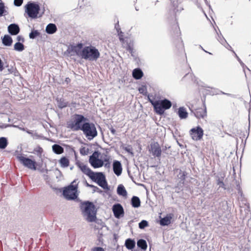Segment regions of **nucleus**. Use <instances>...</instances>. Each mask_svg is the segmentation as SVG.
Returning <instances> with one entry per match:
<instances>
[{
	"label": "nucleus",
	"instance_id": "f257e3e1",
	"mask_svg": "<svg viewBox=\"0 0 251 251\" xmlns=\"http://www.w3.org/2000/svg\"><path fill=\"white\" fill-rule=\"evenodd\" d=\"M67 126L73 131H82L85 137L89 141L98 135L95 125L89 122L87 118L81 114H74L73 119L67 122Z\"/></svg>",
	"mask_w": 251,
	"mask_h": 251
},
{
	"label": "nucleus",
	"instance_id": "f03ea898",
	"mask_svg": "<svg viewBox=\"0 0 251 251\" xmlns=\"http://www.w3.org/2000/svg\"><path fill=\"white\" fill-rule=\"evenodd\" d=\"M80 208L82 215L85 217L87 221L93 222L96 220L97 210L93 202L90 201H83L81 203Z\"/></svg>",
	"mask_w": 251,
	"mask_h": 251
},
{
	"label": "nucleus",
	"instance_id": "7ed1b4c3",
	"mask_svg": "<svg viewBox=\"0 0 251 251\" xmlns=\"http://www.w3.org/2000/svg\"><path fill=\"white\" fill-rule=\"evenodd\" d=\"M81 58L90 61H96L100 56L99 50L92 46H85L81 50Z\"/></svg>",
	"mask_w": 251,
	"mask_h": 251
},
{
	"label": "nucleus",
	"instance_id": "20e7f679",
	"mask_svg": "<svg viewBox=\"0 0 251 251\" xmlns=\"http://www.w3.org/2000/svg\"><path fill=\"white\" fill-rule=\"evenodd\" d=\"M77 179H75L69 186L64 187L62 195L67 200H75L78 197L77 194L78 184L76 183Z\"/></svg>",
	"mask_w": 251,
	"mask_h": 251
},
{
	"label": "nucleus",
	"instance_id": "39448f33",
	"mask_svg": "<svg viewBox=\"0 0 251 251\" xmlns=\"http://www.w3.org/2000/svg\"><path fill=\"white\" fill-rule=\"evenodd\" d=\"M172 105L171 101L165 98L161 100H156L153 109L156 114L162 115L164 113L166 110L171 107Z\"/></svg>",
	"mask_w": 251,
	"mask_h": 251
},
{
	"label": "nucleus",
	"instance_id": "423d86ee",
	"mask_svg": "<svg viewBox=\"0 0 251 251\" xmlns=\"http://www.w3.org/2000/svg\"><path fill=\"white\" fill-rule=\"evenodd\" d=\"M25 12L29 18L36 19L40 10V7L39 4L34 1H29L25 6Z\"/></svg>",
	"mask_w": 251,
	"mask_h": 251
},
{
	"label": "nucleus",
	"instance_id": "0eeeda50",
	"mask_svg": "<svg viewBox=\"0 0 251 251\" xmlns=\"http://www.w3.org/2000/svg\"><path fill=\"white\" fill-rule=\"evenodd\" d=\"M100 154V153L99 151H95L89 156V162L91 166L95 169L100 168L104 165L103 160L99 158Z\"/></svg>",
	"mask_w": 251,
	"mask_h": 251
},
{
	"label": "nucleus",
	"instance_id": "6e6552de",
	"mask_svg": "<svg viewBox=\"0 0 251 251\" xmlns=\"http://www.w3.org/2000/svg\"><path fill=\"white\" fill-rule=\"evenodd\" d=\"M17 158L25 167L33 170H36V162L35 160L22 155H18Z\"/></svg>",
	"mask_w": 251,
	"mask_h": 251
},
{
	"label": "nucleus",
	"instance_id": "1a4fd4ad",
	"mask_svg": "<svg viewBox=\"0 0 251 251\" xmlns=\"http://www.w3.org/2000/svg\"><path fill=\"white\" fill-rule=\"evenodd\" d=\"M189 132L193 140L195 141L201 140L203 135V130L199 126L191 128Z\"/></svg>",
	"mask_w": 251,
	"mask_h": 251
},
{
	"label": "nucleus",
	"instance_id": "9d476101",
	"mask_svg": "<svg viewBox=\"0 0 251 251\" xmlns=\"http://www.w3.org/2000/svg\"><path fill=\"white\" fill-rule=\"evenodd\" d=\"M112 211L114 216L120 219L124 215V210L123 206L120 203H116L112 206Z\"/></svg>",
	"mask_w": 251,
	"mask_h": 251
},
{
	"label": "nucleus",
	"instance_id": "9b49d317",
	"mask_svg": "<svg viewBox=\"0 0 251 251\" xmlns=\"http://www.w3.org/2000/svg\"><path fill=\"white\" fill-rule=\"evenodd\" d=\"M150 152L152 155L157 158L161 156L162 150L157 142H154L151 144Z\"/></svg>",
	"mask_w": 251,
	"mask_h": 251
},
{
	"label": "nucleus",
	"instance_id": "f8f14e48",
	"mask_svg": "<svg viewBox=\"0 0 251 251\" xmlns=\"http://www.w3.org/2000/svg\"><path fill=\"white\" fill-rule=\"evenodd\" d=\"M83 44L82 43H78L76 45H71L69 49L71 52H73L75 54L81 57V50L83 48Z\"/></svg>",
	"mask_w": 251,
	"mask_h": 251
},
{
	"label": "nucleus",
	"instance_id": "ddd939ff",
	"mask_svg": "<svg viewBox=\"0 0 251 251\" xmlns=\"http://www.w3.org/2000/svg\"><path fill=\"white\" fill-rule=\"evenodd\" d=\"M75 164L83 174L90 176L93 171L86 165L79 161H77Z\"/></svg>",
	"mask_w": 251,
	"mask_h": 251
},
{
	"label": "nucleus",
	"instance_id": "4468645a",
	"mask_svg": "<svg viewBox=\"0 0 251 251\" xmlns=\"http://www.w3.org/2000/svg\"><path fill=\"white\" fill-rule=\"evenodd\" d=\"M191 112L197 119L204 118L206 116V109L204 108H199L195 110L191 109Z\"/></svg>",
	"mask_w": 251,
	"mask_h": 251
},
{
	"label": "nucleus",
	"instance_id": "2eb2a0df",
	"mask_svg": "<svg viewBox=\"0 0 251 251\" xmlns=\"http://www.w3.org/2000/svg\"><path fill=\"white\" fill-rule=\"evenodd\" d=\"M175 171L176 173H178L177 175V178L179 180L178 185H183L187 174V173L178 169H176Z\"/></svg>",
	"mask_w": 251,
	"mask_h": 251
},
{
	"label": "nucleus",
	"instance_id": "dca6fc26",
	"mask_svg": "<svg viewBox=\"0 0 251 251\" xmlns=\"http://www.w3.org/2000/svg\"><path fill=\"white\" fill-rule=\"evenodd\" d=\"M105 177L104 174L102 172H92L89 178L94 182L97 183Z\"/></svg>",
	"mask_w": 251,
	"mask_h": 251
},
{
	"label": "nucleus",
	"instance_id": "f3484780",
	"mask_svg": "<svg viewBox=\"0 0 251 251\" xmlns=\"http://www.w3.org/2000/svg\"><path fill=\"white\" fill-rule=\"evenodd\" d=\"M113 170L114 174L117 176H120L122 173V166L120 161L118 160H114L113 163Z\"/></svg>",
	"mask_w": 251,
	"mask_h": 251
},
{
	"label": "nucleus",
	"instance_id": "a211bd4d",
	"mask_svg": "<svg viewBox=\"0 0 251 251\" xmlns=\"http://www.w3.org/2000/svg\"><path fill=\"white\" fill-rule=\"evenodd\" d=\"M9 33L11 35H17L20 31V28L18 24H11L7 27Z\"/></svg>",
	"mask_w": 251,
	"mask_h": 251
},
{
	"label": "nucleus",
	"instance_id": "6ab92c4d",
	"mask_svg": "<svg viewBox=\"0 0 251 251\" xmlns=\"http://www.w3.org/2000/svg\"><path fill=\"white\" fill-rule=\"evenodd\" d=\"M225 176V175L221 173L218 174L215 176L217 184L219 186V188L221 187L224 190L226 189L225 184L223 181Z\"/></svg>",
	"mask_w": 251,
	"mask_h": 251
},
{
	"label": "nucleus",
	"instance_id": "aec40b11",
	"mask_svg": "<svg viewBox=\"0 0 251 251\" xmlns=\"http://www.w3.org/2000/svg\"><path fill=\"white\" fill-rule=\"evenodd\" d=\"M173 218L172 214H167L164 218H161L159 221V224L162 226H168L171 223V219Z\"/></svg>",
	"mask_w": 251,
	"mask_h": 251
},
{
	"label": "nucleus",
	"instance_id": "412c9836",
	"mask_svg": "<svg viewBox=\"0 0 251 251\" xmlns=\"http://www.w3.org/2000/svg\"><path fill=\"white\" fill-rule=\"evenodd\" d=\"M1 41L2 44L7 47L11 46L13 43L12 37L8 34L4 35L3 37H2Z\"/></svg>",
	"mask_w": 251,
	"mask_h": 251
},
{
	"label": "nucleus",
	"instance_id": "4be33fe9",
	"mask_svg": "<svg viewBox=\"0 0 251 251\" xmlns=\"http://www.w3.org/2000/svg\"><path fill=\"white\" fill-rule=\"evenodd\" d=\"M57 28L55 24H49L46 27V32L49 34H52L56 32Z\"/></svg>",
	"mask_w": 251,
	"mask_h": 251
},
{
	"label": "nucleus",
	"instance_id": "5701e85b",
	"mask_svg": "<svg viewBox=\"0 0 251 251\" xmlns=\"http://www.w3.org/2000/svg\"><path fill=\"white\" fill-rule=\"evenodd\" d=\"M143 75L144 74L143 71L139 68H135L132 71V76L136 80L141 79L143 77Z\"/></svg>",
	"mask_w": 251,
	"mask_h": 251
},
{
	"label": "nucleus",
	"instance_id": "b1692460",
	"mask_svg": "<svg viewBox=\"0 0 251 251\" xmlns=\"http://www.w3.org/2000/svg\"><path fill=\"white\" fill-rule=\"evenodd\" d=\"M177 115L180 119H185L188 117V113L184 107H180L178 109Z\"/></svg>",
	"mask_w": 251,
	"mask_h": 251
},
{
	"label": "nucleus",
	"instance_id": "393cba45",
	"mask_svg": "<svg viewBox=\"0 0 251 251\" xmlns=\"http://www.w3.org/2000/svg\"><path fill=\"white\" fill-rule=\"evenodd\" d=\"M57 104L59 108L62 109L68 105V102L63 98L57 97L56 99Z\"/></svg>",
	"mask_w": 251,
	"mask_h": 251
},
{
	"label": "nucleus",
	"instance_id": "a878e982",
	"mask_svg": "<svg viewBox=\"0 0 251 251\" xmlns=\"http://www.w3.org/2000/svg\"><path fill=\"white\" fill-rule=\"evenodd\" d=\"M117 193L118 195L123 197H126L127 195V191L123 184H119L118 186Z\"/></svg>",
	"mask_w": 251,
	"mask_h": 251
},
{
	"label": "nucleus",
	"instance_id": "bb28decb",
	"mask_svg": "<svg viewBox=\"0 0 251 251\" xmlns=\"http://www.w3.org/2000/svg\"><path fill=\"white\" fill-rule=\"evenodd\" d=\"M135 241L134 239L127 238L126 240L125 246L129 250H132L135 247Z\"/></svg>",
	"mask_w": 251,
	"mask_h": 251
},
{
	"label": "nucleus",
	"instance_id": "cd10ccee",
	"mask_svg": "<svg viewBox=\"0 0 251 251\" xmlns=\"http://www.w3.org/2000/svg\"><path fill=\"white\" fill-rule=\"evenodd\" d=\"M131 204L134 208H138L141 205V201L139 198L137 196H134L131 199Z\"/></svg>",
	"mask_w": 251,
	"mask_h": 251
},
{
	"label": "nucleus",
	"instance_id": "c85d7f7f",
	"mask_svg": "<svg viewBox=\"0 0 251 251\" xmlns=\"http://www.w3.org/2000/svg\"><path fill=\"white\" fill-rule=\"evenodd\" d=\"M52 150L54 153L60 154L64 152V148L58 144H54L52 146Z\"/></svg>",
	"mask_w": 251,
	"mask_h": 251
},
{
	"label": "nucleus",
	"instance_id": "c756f323",
	"mask_svg": "<svg viewBox=\"0 0 251 251\" xmlns=\"http://www.w3.org/2000/svg\"><path fill=\"white\" fill-rule=\"evenodd\" d=\"M137 245L138 248L143 250H146L148 247L146 240L143 239H140L137 241Z\"/></svg>",
	"mask_w": 251,
	"mask_h": 251
},
{
	"label": "nucleus",
	"instance_id": "7c9ffc66",
	"mask_svg": "<svg viewBox=\"0 0 251 251\" xmlns=\"http://www.w3.org/2000/svg\"><path fill=\"white\" fill-rule=\"evenodd\" d=\"M60 165L63 168H66L69 165V160L65 156L62 157L59 160Z\"/></svg>",
	"mask_w": 251,
	"mask_h": 251
},
{
	"label": "nucleus",
	"instance_id": "2f4dec72",
	"mask_svg": "<svg viewBox=\"0 0 251 251\" xmlns=\"http://www.w3.org/2000/svg\"><path fill=\"white\" fill-rule=\"evenodd\" d=\"M14 50L18 51H22L25 50L24 45L21 42H16L14 45Z\"/></svg>",
	"mask_w": 251,
	"mask_h": 251
},
{
	"label": "nucleus",
	"instance_id": "473e14b6",
	"mask_svg": "<svg viewBox=\"0 0 251 251\" xmlns=\"http://www.w3.org/2000/svg\"><path fill=\"white\" fill-rule=\"evenodd\" d=\"M100 186L102 187L103 189L105 190H109V187L106 179V178H104L101 180L97 182V183Z\"/></svg>",
	"mask_w": 251,
	"mask_h": 251
},
{
	"label": "nucleus",
	"instance_id": "72a5a7b5",
	"mask_svg": "<svg viewBox=\"0 0 251 251\" xmlns=\"http://www.w3.org/2000/svg\"><path fill=\"white\" fill-rule=\"evenodd\" d=\"M8 145V141L6 137L0 138V149L3 150L6 148Z\"/></svg>",
	"mask_w": 251,
	"mask_h": 251
},
{
	"label": "nucleus",
	"instance_id": "f704fd0d",
	"mask_svg": "<svg viewBox=\"0 0 251 251\" xmlns=\"http://www.w3.org/2000/svg\"><path fill=\"white\" fill-rule=\"evenodd\" d=\"M8 14L7 10L5 9L4 3L0 1V17L6 15Z\"/></svg>",
	"mask_w": 251,
	"mask_h": 251
},
{
	"label": "nucleus",
	"instance_id": "c9c22d12",
	"mask_svg": "<svg viewBox=\"0 0 251 251\" xmlns=\"http://www.w3.org/2000/svg\"><path fill=\"white\" fill-rule=\"evenodd\" d=\"M39 35L40 32L37 30L33 29L29 33V37L30 39H34L39 36Z\"/></svg>",
	"mask_w": 251,
	"mask_h": 251
},
{
	"label": "nucleus",
	"instance_id": "e433bc0d",
	"mask_svg": "<svg viewBox=\"0 0 251 251\" xmlns=\"http://www.w3.org/2000/svg\"><path fill=\"white\" fill-rule=\"evenodd\" d=\"M218 37L217 38L218 40L221 43V44L224 45V44H226L230 48L231 47L229 46V45L226 42L225 39L222 36V34L220 33V35L218 34Z\"/></svg>",
	"mask_w": 251,
	"mask_h": 251
},
{
	"label": "nucleus",
	"instance_id": "4c0bfd02",
	"mask_svg": "<svg viewBox=\"0 0 251 251\" xmlns=\"http://www.w3.org/2000/svg\"><path fill=\"white\" fill-rule=\"evenodd\" d=\"M148 226V222L146 220H143L139 223V228L141 229H144Z\"/></svg>",
	"mask_w": 251,
	"mask_h": 251
},
{
	"label": "nucleus",
	"instance_id": "58836bf2",
	"mask_svg": "<svg viewBox=\"0 0 251 251\" xmlns=\"http://www.w3.org/2000/svg\"><path fill=\"white\" fill-rule=\"evenodd\" d=\"M89 150L85 147H81L79 150L80 153L82 155H86L89 153Z\"/></svg>",
	"mask_w": 251,
	"mask_h": 251
},
{
	"label": "nucleus",
	"instance_id": "ea45409f",
	"mask_svg": "<svg viewBox=\"0 0 251 251\" xmlns=\"http://www.w3.org/2000/svg\"><path fill=\"white\" fill-rule=\"evenodd\" d=\"M211 88L212 89V88ZM213 89L214 90V91L212 92V95H218L220 94H222L226 95L227 96H231V95L230 94L225 93L218 89L213 88Z\"/></svg>",
	"mask_w": 251,
	"mask_h": 251
},
{
	"label": "nucleus",
	"instance_id": "a19ab883",
	"mask_svg": "<svg viewBox=\"0 0 251 251\" xmlns=\"http://www.w3.org/2000/svg\"><path fill=\"white\" fill-rule=\"evenodd\" d=\"M124 150L126 151L127 152L133 155V153L132 152V148L130 146H127L126 147H123Z\"/></svg>",
	"mask_w": 251,
	"mask_h": 251
},
{
	"label": "nucleus",
	"instance_id": "79ce46f5",
	"mask_svg": "<svg viewBox=\"0 0 251 251\" xmlns=\"http://www.w3.org/2000/svg\"><path fill=\"white\" fill-rule=\"evenodd\" d=\"M34 151L36 152L38 156H41L43 152V149L40 146H38L34 149Z\"/></svg>",
	"mask_w": 251,
	"mask_h": 251
},
{
	"label": "nucleus",
	"instance_id": "37998d69",
	"mask_svg": "<svg viewBox=\"0 0 251 251\" xmlns=\"http://www.w3.org/2000/svg\"><path fill=\"white\" fill-rule=\"evenodd\" d=\"M104 165L105 168L109 169L110 168V163L109 161V159L107 158H105L104 160Z\"/></svg>",
	"mask_w": 251,
	"mask_h": 251
},
{
	"label": "nucleus",
	"instance_id": "c03bdc74",
	"mask_svg": "<svg viewBox=\"0 0 251 251\" xmlns=\"http://www.w3.org/2000/svg\"><path fill=\"white\" fill-rule=\"evenodd\" d=\"M126 50L131 54L132 56H134V52L133 51V48L132 46H131L130 45H128L126 47Z\"/></svg>",
	"mask_w": 251,
	"mask_h": 251
},
{
	"label": "nucleus",
	"instance_id": "a18cd8bd",
	"mask_svg": "<svg viewBox=\"0 0 251 251\" xmlns=\"http://www.w3.org/2000/svg\"><path fill=\"white\" fill-rule=\"evenodd\" d=\"M23 2V0H14V4L15 6H20Z\"/></svg>",
	"mask_w": 251,
	"mask_h": 251
},
{
	"label": "nucleus",
	"instance_id": "49530a36",
	"mask_svg": "<svg viewBox=\"0 0 251 251\" xmlns=\"http://www.w3.org/2000/svg\"><path fill=\"white\" fill-rule=\"evenodd\" d=\"M91 251H105L104 249L101 247H96L92 249Z\"/></svg>",
	"mask_w": 251,
	"mask_h": 251
},
{
	"label": "nucleus",
	"instance_id": "de8ad7c7",
	"mask_svg": "<svg viewBox=\"0 0 251 251\" xmlns=\"http://www.w3.org/2000/svg\"><path fill=\"white\" fill-rule=\"evenodd\" d=\"M17 40H18L17 42H24L25 41L24 38L21 35H19L17 37Z\"/></svg>",
	"mask_w": 251,
	"mask_h": 251
},
{
	"label": "nucleus",
	"instance_id": "09e8293b",
	"mask_svg": "<svg viewBox=\"0 0 251 251\" xmlns=\"http://www.w3.org/2000/svg\"><path fill=\"white\" fill-rule=\"evenodd\" d=\"M148 100L152 105L153 107H154V103L156 102V100H154L152 99H151L149 97H148Z\"/></svg>",
	"mask_w": 251,
	"mask_h": 251
},
{
	"label": "nucleus",
	"instance_id": "8fccbe9b",
	"mask_svg": "<svg viewBox=\"0 0 251 251\" xmlns=\"http://www.w3.org/2000/svg\"><path fill=\"white\" fill-rule=\"evenodd\" d=\"M233 52L234 53L236 57L237 58L238 61H239V62L240 63V64L242 65V66H243L244 65V64L242 62V61L241 60V59L239 58V57L237 55V54L235 53V52L232 50Z\"/></svg>",
	"mask_w": 251,
	"mask_h": 251
},
{
	"label": "nucleus",
	"instance_id": "3c124183",
	"mask_svg": "<svg viewBox=\"0 0 251 251\" xmlns=\"http://www.w3.org/2000/svg\"><path fill=\"white\" fill-rule=\"evenodd\" d=\"M109 130H110L112 135H115L116 134V130L112 126L109 127Z\"/></svg>",
	"mask_w": 251,
	"mask_h": 251
},
{
	"label": "nucleus",
	"instance_id": "603ef678",
	"mask_svg": "<svg viewBox=\"0 0 251 251\" xmlns=\"http://www.w3.org/2000/svg\"><path fill=\"white\" fill-rule=\"evenodd\" d=\"M4 69L3 63L0 58V71H2Z\"/></svg>",
	"mask_w": 251,
	"mask_h": 251
},
{
	"label": "nucleus",
	"instance_id": "864d4df0",
	"mask_svg": "<svg viewBox=\"0 0 251 251\" xmlns=\"http://www.w3.org/2000/svg\"><path fill=\"white\" fill-rule=\"evenodd\" d=\"M22 130H24V131H25L29 134H31L32 135H33V131L29 130L28 129H25V128H23Z\"/></svg>",
	"mask_w": 251,
	"mask_h": 251
},
{
	"label": "nucleus",
	"instance_id": "5fc2aeb1",
	"mask_svg": "<svg viewBox=\"0 0 251 251\" xmlns=\"http://www.w3.org/2000/svg\"><path fill=\"white\" fill-rule=\"evenodd\" d=\"M119 27V22L118 21L117 23L115 25V28H116V30L118 32H119V30H120V28Z\"/></svg>",
	"mask_w": 251,
	"mask_h": 251
},
{
	"label": "nucleus",
	"instance_id": "6e6d98bb",
	"mask_svg": "<svg viewBox=\"0 0 251 251\" xmlns=\"http://www.w3.org/2000/svg\"><path fill=\"white\" fill-rule=\"evenodd\" d=\"M11 126L9 124H4L2 126H0V127L1 128H6L7 127Z\"/></svg>",
	"mask_w": 251,
	"mask_h": 251
},
{
	"label": "nucleus",
	"instance_id": "4d7b16f0",
	"mask_svg": "<svg viewBox=\"0 0 251 251\" xmlns=\"http://www.w3.org/2000/svg\"><path fill=\"white\" fill-rule=\"evenodd\" d=\"M170 148V146H169V147H167V146H163L162 150H163V151H166L167 149H169Z\"/></svg>",
	"mask_w": 251,
	"mask_h": 251
},
{
	"label": "nucleus",
	"instance_id": "13d9d810",
	"mask_svg": "<svg viewBox=\"0 0 251 251\" xmlns=\"http://www.w3.org/2000/svg\"><path fill=\"white\" fill-rule=\"evenodd\" d=\"M43 177H44V179H45V180H47L49 179V176L47 174H44L43 175Z\"/></svg>",
	"mask_w": 251,
	"mask_h": 251
},
{
	"label": "nucleus",
	"instance_id": "bf43d9fd",
	"mask_svg": "<svg viewBox=\"0 0 251 251\" xmlns=\"http://www.w3.org/2000/svg\"><path fill=\"white\" fill-rule=\"evenodd\" d=\"M123 32L122 31L120 32V33H119V39L120 40H122V36H123Z\"/></svg>",
	"mask_w": 251,
	"mask_h": 251
},
{
	"label": "nucleus",
	"instance_id": "052dcab7",
	"mask_svg": "<svg viewBox=\"0 0 251 251\" xmlns=\"http://www.w3.org/2000/svg\"><path fill=\"white\" fill-rule=\"evenodd\" d=\"M139 91L140 93H142L143 94L144 93V89L142 88H139Z\"/></svg>",
	"mask_w": 251,
	"mask_h": 251
},
{
	"label": "nucleus",
	"instance_id": "680f3d73",
	"mask_svg": "<svg viewBox=\"0 0 251 251\" xmlns=\"http://www.w3.org/2000/svg\"><path fill=\"white\" fill-rule=\"evenodd\" d=\"M71 80L69 78V77H67L65 79V81L68 83H69V82H70Z\"/></svg>",
	"mask_w": 251,
	"mask_h": 251
},
{
	"label": "nucleus",
	"instance_id": "e2e57ef3",
	"mask_svg": "<svg viewBox=\"0 0 251 251\" xmlns=\"http://www.w3.org/2000/svg\"><path fill=\"white\" fill-rule=\"evenodd\" d=\"M93 189H94L93 190H94V192H96L99 189V188L98 187H97V186H95V187Z\"/></svg>",
	"mask_w": 251,
	"mask_h": 251
},
{
	"label": "nucleus",
	"instance_id": "0e129e2a",
	"mask_svg": "<svg viewBox=\"0 0 251 251\" xmlns=\"http://www.w3.org/2000/svg\"><path fill=\"white\" fill-rule=\"evenodd\" d=\"M200 48H201V49H202L203 51H204L205 52H207V53H209V54H211V53H210V52H208V51H206L205 50H204L202 48V47L201 46H200Z\"/></svg>",
	"mask_w": 251,
	"mask_h": 251
},
{
	"label": "nucleus",
	"instance_id": "69168bd1",
	"mask_svg": "<svg viewBox=\"0 0 251 251\" xmlns=\"http://www.w3.org/2000/svg\"><path fill=\"white\" fill-rule=\"evenodd\" d=\"M14 70V68H11L10 69H8V71L10 72V73H12L13 71V70Z\"/></svg>",
	"mask_w": 251,
	"mask_h": 251
},
{
	"label": "nucleus",
	"instance_id": "338daca9",
	"mask_svg": "<svg viewBox=\"0 0 251 251\" xmlns=\"http://www.w3.org/2000/svg\"><path fill=\"white\" fill-rule=\"evenodd\" d=\"M237 189L239 190V192H240V187L239 185H237Z\"/></svg>",
	"mask_w": 251,
	"mask_h": 251
},
{
	"label": "nucleus",
	"instance_id": "774afa93",
	"mask_svg": "<svg viewBox=\"0 0 251 251\" xmlns=\"http://www.w3.org/2000/svg\"><path fill=\"white\" fill-rule=\"evenodd\" d=\"M95 186L93 185H92V184H90V185H89V187H91V188H94Z\"/></svg>",
	"mask_w": 251,
	"mask_h": 251
}]
</instances>
